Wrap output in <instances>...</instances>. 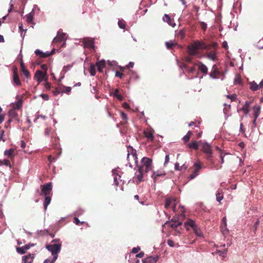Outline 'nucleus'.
Segmentation results:
<instances>
[{
    "label": "nucleus",
    "mask_w": 263,
    "mask_h": 263,
    "mask_svg": "<svg viewBox=\"0 0 263 263\" xmlns=\"http://www.w3.org/2000/svg\"><path fill=\"white\" fill-rule=\"evenodd\" d=\"M46 248L48 251L51 252L53 258L51 261L47 259L44 260L43 263H54L58 258V253L61 250V244L60 243H56L54 240L52 241L51 244L47 245Z\"/></svg>",
    "instance_id": "obj_1"
},
{
    "label": "nucleus",
    "mask_w": 263,
    "mask_h": 263,
    "mask_svg": "<svg viewBox=\"0 0 263 263\" xmlns=\"http://www.w3.org/2000/svg\"><path fill=\"white\" fill-rule=\"evenodd\" d=\"M179 208H180V212L176 213V215H178L177 217L174 216L172 219V223H168L170 227L173 229L177 228L178 227L181 226L182 224V221L185 219V215L184 207L183 206L179 205Z\"/></svg>",
    "instance_id": "obj_2"
},
{
    "label": "nucleus",
    "mask_w": 263,
    "mask_h": 263,
    "mask_svg": "<svg viewBox=\"0 0 263 263\" xmlns=\"http://www.w3.org/2000/svg\"><path fill=\"white\" fill-rule=\"evenodd\" d=\"M199 143V146H201L202 152L206 154V159L211 163H214L211 145L208 143L202 142L201 141H200Z\"/></svg>",
    "instance_id": "obj_3"
},
{
    "label": "nucleus",
    "mask_w": 263,
    "mask_h": 263,
    "mask_svg": "<svg viewBox=\"0 0 263 263\" xmlns=\"http://www.w3.org/2000/svg\"><path fill=\"white\" fill-rule=\"evenodd\" d=\"M176 201L175 198L166 197L165 198L164 208L166 209L171 208L175 213H179V214L180 212V208H179V206L178 208L176 207Z\"/></svg>",
    "instance_id": "obj_4"
},
{
    "label": "nucleus",
    "mask_w": 263,
    "mask_h": 263,
    "mask_svg": "<svg viewBox=\"0 0 263 263\" xmlns=\"http://www.w3.org/2000/svg\"><path fill=\"white\" fill-rule=\"evenodd\" d=\"M127 159L128 161L129 166L133 167L132 163H134L136 166L138 165V158L136 154V151H134L132 147H130L128 149V154Z\"/></svg>",
    "instance_id": "obj_5"
},
{
    "label": "nucleus",
    "mask_w": 263,
    "mask_h": 263,
    "mask_svg": "<svg viewBox=\"0 0 263 263\" xmlns=\"http://www.w3.org/2000/svg\"><path fill=\"white\" fill-rule=\"evenodd\" d=\"M142 164L137 166L141 167L145 173H147L152 170V160L149 158L143 157L141 160Z\"/></svg>",
    "instance_id": "obj_6"
},
{
    "label": "nucleus",
    "mask_w": 263,
    "mask_h": 263,
    "mask_svg": "<svg viewBox=\"0 0 263 263\" xmlns=\"http://www.w3.org/2000/svg\"><path fill=\"white\" fill-rule=\"evenodd\" d=\"M191 45L192 46L193 48H195L197 50L198 49H211V46L210 45H207L203 42L196 41L194 42V43L192 44Z\"/></svg>",
    "instance_id": "obj_7"
},
{
    "label": "nucleus",
    "mask_w": 263,
    "mask_h": 263,
    "mask_svg": "<svg viewBox=\"0 0 263 263\" xmlns=\"http://www.w3.org/2000/svg\"><path fill=\"white\" fill-rule=\"evenodd\" d=\"M109 95L111 97L116 98L117 99H124L127 97L126 96L124 95L123 90L116 88L112 90L109 92Z\"/></svg>",
    "instance_id": "obj_8"
},
{
    "label": "nucleus",
    "mask_w": 263,
    "mask_h": 263,
    "mask_svg": "<svg viewBox=\"0 0 263 263\" xmlns=\"http://www.w3.org/2000/svg\"><path fill=\"white\" fill-rule=\"evenodd\" d=\"M202 168V165L200 161H197L193 165V173L190 175L189 178L190 179L195 178L198 175L199 172Z\"/></svg>",
    "instance_id": "obj_9"
},
{
    "label": "nucleus",
    "mask_w": 263,
    "mask_h": 263,
    "mask_svg": "<svg viewBox=\"0 0 263 263\" xmlns=\"http://www.w3.org/2000/svg\"><path fill=\"white\" fill-rule=\"evenodd\" d=\"M138 168V170L136 171L135 175V178L137 179L136 182L137 184H139L140 182L144 181L143 176L144 172H145L144 170H142L141 167L136 166Z\"/></svg>",
    "instance_id": "obj_10"
},
{
    "label": "nucleus",
    "mask_w": 263,
    "mask_h": 263,
    "mask_svg": "<svg viewBox=\"0 0 263 263\" xmlns=\"http://www.w3.org/2000/svg\"><path fill=\"white\" fill-rule=\"evenodd\" d=\"M42 194L45 196L50 195L52 191V183L51 182L46 183L41 186Z\"/></svg>",
    "instance_id": "obj_11"
},
{
    "label": "nucleus",
    "mask_w": 263,
    "mask_h": 263,
    "mask_svg": "<svg viewBox=\"0 0 263 263\" xmlns=\"http://www.w3.org/2000/svg\"><path fill=\"white\" fill-rule=\"evenodd\" d=\"M13 82L17 86L22 85L17 71V68L16 67L13 69Z\"/></svg>",
    "instance_id": "obj_12"
},
{
    "label": "nucleus",
    "mask_w": 263,
    "mask_h": 263,
    "mask_svg": "<svg viewBox=\"0 0 263 263\" xmlns=\"http://www.w3.org/2000/svg\"><path fill=\"white\" fill-rule=\"evenodd\" d=\"M249 84L250 90L253 91H257L263 87V80L259 84H257L254 81L249 82Z\"/></svg>",
    "instance_id": "obj_13"
},
{
    "label": "nucleus",
    "mask_w": 263,
    "mask_h": 263,
    "mask_svg": "<svg viewBox=\"0 0 263 263\" xmlns=\"http://www.w3.org/2000/svg\"><path fill=\"white\" fill-rule=\"evenodd\" d=\"M84 47L95 51L94 41L92 39L84 38L83 41Z\"/></svg>",
    "instance_id": "obj_14"
},
{
    "label": "nucleus",
    "mask_w": 263,
    "mask_h": 263,
    "mask_svg": "<svg viewBox=\"0 0 263 263\" xmlns=\"http://www.w3.org/2000/svg\"><path fill=\"white\" fill-rule=\"evenodd\" d=\"M184 227L187 231H190L191 229H193L197 224L191 218H187L184 224Z\"/></svg>",
    "instance_id": "obj_15"
},
{
    "label": "nucleus",
    "mask_w": 263,
    "mask_h": 263,
    "mask_svg": "<svg viewBox=\"0 0 263 263\" xmlns=\"http://www.w3.org/2000/svg\"><path fill=\"white\" fill-rule=\"evenodd\" d=\"M220 73V72L219 71L217 66L216 65H214L210 73V77L213 79H217L218 78Z\"/></svg>",
    "instance_id": "obj_16"
},
{
    "label": "nucleus",
    "mask_w": 263,
    "mask_h": 263,
    "mask_svg": "<svg viewBox=\"0 0 263 263\" xmlns=\"http://www.w3.org/2000/svg\"><path fill=\"white\" fill-rule=\"evenodd\" d=\"M54 51L55 49H52V51L50 52H43L39 49H36L35 51V53L36 54V55L40 56L41 58H47L53 54L54 53Z\"/></svg>",
    "instance_id": "obj_17"
},
{
    "label": "nucleus",
    "mask_w": 263,
    "mask_h": 263,
    "mask_svg": "<svg viewBox=\"0 0 263 263\" xmlns=\"http://www.w3.org/2000/svg\"><path fill=\"white\" fill-rule=\"evenodd\" d=\"M46 76V73L41 70H37L34 74V78L39 82L43 81Z\"/></svg>",
    "instance_id": "obj_18"
},
{
    "label": "nucleus",
    "mask_w": 263,
    "mask_h": 263,
    "mask_svg": "<svg viewBox=\"0 0 263 263\" xmlns=\"http://www.w3.org/2000/svg\"><path fill=\"white\" fill-rule=\"evenodd\" d=\"M195 65L198 67V70L200 71L203 74L208 73V68L201 62L198 61L195 64Z\"/></svg>",
    "instance_id": "obj_19"
},
{
    "label": "nucleus",
    "mask_w": 263,
    "mask_h": 263,
    "mask_svg": "<svg viewBox=\"0 0 263 263\" xmlns=\"http://www.w3.org/2000/svg\"><path fill=\"white\" fill-rule=\"evenodd\" d=\"M166 174L163 170H158L153 172L152 177L155 182L159 177L164 176Z\"/></svg>",
    "instance_id": "obj_20"
},
{
    "label": "nucleus",
    "mask_w": 263,
    "mask_h": 263,
    "mask_svg": "<svg viewBox=\"0 0 263 263\" xmlns=\"http://www.w3.org/2000/svg\"><path fill=\"white\" fill-rule=\"evenodd\" d=\"M23 103V100H18L17 102L14 103H11L10 104V106L11 107V109L20 110L22 107Z\"/></svg>",
    "instance_id": "obj_21"
},
{
    "label": "nucleus",
    "mask_w": 263,
    "mask_h": 263,
    "mask_svg": "<svg viewBox=\"0 0 263 263\" xmlns=\"http://www.w3.org/2000/svg\"><path fill=\"white\" fill-rule=\"evenodd\" d=\"M159 257L158 255L150 256L144 260H143V263H156L158 260Z\"/></svg>",
    "instance_id": "obj_22"
},
{
    "label": "nucleus",
    "mask_w": 263,
    "mask_h": 263,
    "mask_svg": "<svg viewBox=\"0 0 263 263\" xmlns=\"http://www.w3.org/2000/svg\"><path fill=\"white\" fill-rule=\"evenodd\" d=\"M144 135L147 138V141L153 142L154 139V132L151 130L144 131Z\"/></svg>",
    "instance_id": "obj_23"
},
{
    "label": "nucleus",
    "mask_w": 263,
    "mask_h": 263,
    "mask_svg": "<svg viewBox=\"0 0 263 263\" xmlns=\"http://www.w3.org/2000/svg\"><path fill=\"white\" fill-rule=\"evenodd\" d=\"M251 104L252 101H246L245 104L243 105L242 108L240 109V110L243 111L245 114H247L249 112V108Z\"/></svg>",
    "instance_id": "obj_24"
},
{
    "label": "nucleus",
    "mask_w": 263,
    "mask_h": 263,
    "mask_svg": "<svg viewBox=\"0 0 263 263\" xmlns=\"http://www.w3.org/2000/svg\"><path fill=\"white\" fill-rule=\"evenodd\" d=\"M261 107L259 105H256L253 108L254 118L257 119L260 113Z\"/></svg>",
    "instance_id": "obj_25"
},
{
    "label": "nucleus",
    "mask_w": 263,
    "mask_h": 263,
    "mask_svg": "<svg viewBox=\"0 0 263 263\" xmlns=\"http://www.w3.org/2000/svg\"><path fill=\"white\" fill-rule=\"evenodd\" d=\"M33 259V255L29 254L23 257V261L24 263H31Z\"/></svg>",
    "instance_id": "obj_26"
},
{
    "label": "nucleus",
    "mask_w": 263,
    "mask_h": 263,
    "mask_svg": "<svg viewBox=\"0 0 263 263\" xmlns=\"http://www.w3.org/2000/svg\"><path fill=\"white\" fill-rule=\"evenodd\" d=\"M98 70L100 72H103V69L105 67L106 63L104 61H100L96 63Z\"/></svg>",
    "instance_id": "obj_27"
},
{
    "label": "nucleus",
    "mask_w": 263,
    "mask_h": 263,
    "mask_svg": "<svg viewBox=\"0 0 263 263\" xmlns=\"http://www.w3.org/2000/svg\"><path fill=\"white\" fill-rule=\"evenodd\" d=\"M14 149L13 148H10L8 150H6L4 152V155L6 156H7L10 159H12L14 157Z\"/></svg>",
    "instance_id": "obj_28"
},
{
    "label": "nucleus",
    "mask_w": 263,
    "mask_h": 263,
    "mask_svg": "<svg viewBox=\"0 0 263 263\" xmlns=\"http://www.w3.org/2000/svg\"><path fill=\"white\" fill-rule=\"evenodd\" d=\"M187 53L190 55L194 56L198 54V51L195 48H193L191 45L187 47Z\"/></svg>",
    "instance_id": "obj_29"
},
{
    "label": "nucleus",
    "mask_w": 263,
    "mask_h": 263,
    "mask_svg": "<svg viewBox=\"0 0 263 263\" xmlns=\"http://www.w3.org/2000/svg\"><path fill=\"white\" fill-rule=\"evenodd\" d=\"M9 116L11 119H15L17 121H19L18 118H17L18 114L16 112V110H14V109H10L8 113Z\"/></svg>",
    "instance_id": "obj_30"
},
{
    "label": "nucleus",
    "mask_w": 263,
    "mask_h": 263,
    "mask_svg": "<svg viewBox=\"0 0 263 263\" xmlns=\"http://www.w3.org/2000/svg\"><path fill=\"white\" fill-rule=\"evenodd\" d=\"M65 36V34L63 33L61 34H58V35L54 39L53 42L54 43L61 42L64 40Z\"/></svg>",
    "instance_id": "obj_31"
},
{
    "label": "nucleus",
    "mask_w": 263,
    "mask_h": 263,
    "mask_svg": "<svg viewBox=\"0 0 263 263\" xmlns=\"http://www.w3.org/2000/svg\"><path fill=\"white\" fill-rule=\"evenodd\" d=\"M234 84L235 85H242V79L241 78V76L239 74H237L236 75L235 78L234 80Z\"/></svg>",
    "instance_id": "obj_32"
},
{
    "label": "nucleus",
    "mask_w": 263,
    "mask_h": 263,
    "mask_svg": "<svg viewBox=\"0 0 263 263\" xmlns=\"http://www.w3.org/2000/svg\"><path fill=\"white\" fill-rule=\"evenodd\" d=\"M199 146V143H198L196 141H192L188 144V147L190 148L193 149L195 150H197L198 149V146Z\"/></svg>",
    "instance_id": "obj_33"
},
{
    "label": "nucleus",
    "mask_w": 263,
    "mask_h": 263,
    "mask_svg": "<svg viewBox=\"0 0 263 263\" xmlns=\"http://www.w3.org/2000/svg\"><path fill=\"white\" fill-rule=\"evenodd\" d=\"M193 230L194 231V233L197 236H199V237L203 236L202 232L201 229L198 227L197 225L195 228H194Z\"/></svg>",
    "instance_id": "obj_34"
},
{
    "label": "nucleus",
    "mask_w": 263,
    "mask_h": 263,
    "mask_svg": "<svg viewBox=\"0 0 263 263\" xmlns=\"http://www.w3.org/2000/svg\"><path fill=\"white\" fill-rule=\"evenodd\" d=\"M34 12L31 11L26 15V22L29 24H32Z\"/></svg>",
    "instance_id": "obj_35"
},
{
    "label": "nucleus",
    "mask_w": 263,
    "mask_h": 263,
    "mask_svg": "<svg viewBox=\"0 0 263 263\" xmlns=\"http://www.w3.org/2000/svg\"><path fill=\"white\" fill-rule=\"evenodd\" d=\"M51 198L48 195L45 196L44 202V206L45 210H47V206L50 203Z\"/></svg>",
    "instance_id": "obj_36"
},
{
    "label": "nucleus",
    "mask_w": 263,
    "mask_h": 263,
    "mask_svg": "<svg viewBox=\"0 0 263 263\" xmlns=\"http://www.w3.org/2000/svg\"><path fill=\"white\" fill-rule=\"evenodd\" d=\"M177 45V43L172 41L165 42V46L168 49H172L173 47Z\"/></svg>",
    "instance_id": "obj_37"
},
{
    "label": "nucleus",
    "mask_w": 263,
    "mask_h": 263,
    "mask_svg": "<svg viewBox=\"0 0 263 263\" xmlns=\"http://www.w3.org/2000/svg\"><path fill=\"white\" fill-rule=\"evenodd\" d=\"M21 71L22 72V74L26 78H29L30 77V73L26 68L21 69Z\"/></svg>",
    "instance_id": "obj_38"
},
{
    "label": "nucleus",
    "mask_w": 263,
    "mask_h": 263,
    "mask_svg": "<svg viewBox=\"0 0 263 263\" xmlns=\"http://www.w3.org/2000/svg\"><path fill=\"white\" fill-rule=\"evenodd\" d=\"M207 57L212 60H215L216 58V54L215 51H212L208 53Z\"/></svg>",
    "instance_id": "obj_39"
},
{
    "label": "nucleus",
    "mask_w": 263,
    "mask_h": 263,
    "mask_svg": "<svg viewBox=\"0 0 263 263\" xmlns=\"http://www.w3.org/2000/svg\"><path fill=\"white\" fill-rule=\"evenodd\" d=\"M192 135V132L191 131H189L186 135L184 136L183 138V140L184 141L185 143H186L189 140Z\"/></svg>",
    "instance_id": "obj_40"
},
{
    "label": "nucleus",
    "mask_w": 263,
    "mask_h": 263,
    "mask_svg": "<svg viewBox=\"0 0 263 263\" xmlns=\"http://www.w3.org/2000/svg\"><path fill=\"white\" fill-rule=\"evenodd\" d=\"M89 72L92 76H94L96 74V66L95 65L91 64L90 66L89 69Z\"/></svg>",
    "instance_id": "obj_41"
},
{
    "label": "nucleus",
    "mask_w": 263,
    "mask_h": 263,
    "mask_svg": "<svg viewBox=\"0 0 263 263\" xmlns=\"http://www.w3.org/2000/svg\"><path fill=\"white\" fill-rule=\"evenodd\" d=\"M54 132V130L51 127L46 128L44 130V134L45 136H48L52 135Z\"/></svg>",
    "instance_id": "obj_42"
},
{
    "label": "nucleus",
    "mask_w": 263,
    "mask_h": 263,
    "mask_svg": "<svg viewBox=\"0 0 263 263\" xmlns=\"http://www.w3.org/2000/svg\"><path fill=\"white\" fill-rule=\"evenodd\" d=\"M163 20L164 22H167L170 25H172L171 19L168 15L164 14L163 17Z\"/></svg>",
    "instance_id": "obj_43"
},
{
    "label": "nucleus",
    "mask_w": 263,
    "mask_h": 263,
    "mask_svg": "<svg viewBox=\"0 0 263 263\" xmlns=\"http://www.w3.org/2000/svg\"><path fill=\"white\" fill-rule=\"evenodd\" d=\"M4 165L7 166L11 167L10 162L8 159H4L3 160H0V165Z\"/></svg>",
    "instance_id": "obj_44"
},
{
    "label": "nucleus",
    "mask_w": 263,
    "mask_h": 263,
    "mask_svg": "<svg viewBox=\"0 0 263 263\" xmlns=\"http://www.w3.org/2000/svg\"><path fill=\"white\" fill-rule=\"evenodd\" d=\"M61 92L62 93L64 92L66 93H69L71 90V88L70 87H65L63 86V87H61Z\"/></svg>",
    "instance_id": "obj_45"
},
{
    "label": "nucleus",
    "mask_w": 263,
    "mask_h": 263,
    "mask_svg": "<svg viewBox=\"0 0 263 263\" xmlns=\"http://www.w3.org/2000/svg\"><path fill=\"white\" fill-rule=\"evenodd\" d=\"M118 26L121 29H125L126 27L125 22L123 20H119L118 21Z\"/></svg>",
    "instance_id": "obj_46"
},
{
    "label": "nucleus",
    "mask_w": 263,
    "mask_h": 263,
    "mask_svg": "<svg viewBox=\"0 0 263 263\" xmlns=\"http://www.w3.org/2000/svg\"><path fill=\"white\" fill-rule=\"evenodd\" d=\"M16 251L18 253L21 254H24L25 253L26 250H25L24 247H22L20 248H17Z\"/></svg>",
    "instance_id": "obj_47"
},
{
    "label": "nucleus",
    "mask_w": 263,
    "mask_h": 263,
    "mask_svg": "<svg viewBox=\"0 0 263 263\" xmlns=\"http://www.w3.org/2000/svg\"><path fill=\"white\" fill-rule=\"evenodd\" d=\"M216 200L218 202H220L223 198V195L220 193H216Z\"/></svg>",
    "instance_id": "obj_48"
},
{
    "label": "nucleus",
    "mask_w": 263,
    "mask_h": 263,
    "mask_svg": "<svg viewBox=\"0 0 263 263\" xmlns=\"http://www.w3.org/2000/svg\"><path fill=\"white\" fill-rule=\"evenodd\" d=\"M257 47L259 49L263 48V38L258 42L257 43Z\"/></svg>",
    "instance_id": "obj_49"
},
{
    "label": "nucleus",
    "mask_w": 263,
    "mask_h": 263,
    "mask_svg": "<svg viewBox=\"0 0 263 263\" xmlns=\"http://www.w3.org/2000/svg\"><path fill=\"white\" fill-rule=\"evenodd\" d=\"M226 221H227L226 217H223V218L222 219V223L221 225V229H222L223 228H226V226H227Z\"/></svg>",
    "instance_id": "obj_50"
},
{
    "label": "nucleus",
    "mask_w": 263,
    "mask_h": 263,
    "mask_svg": "<svg viewBox=\"0 0 263 263\" xmlns=\"http://www.w3.org/2000/svg\"><path fill=\"white\" fill-rule=\"evenodd\" d=\"M74 222L77 225H80V224L82 225V224H83L84 223V221L81 222L77 217H74Z\"/></svg>",
    "instance_id": "obj_51"
},
{
    "label": "nucleus",
    "mask_w": 263,
    "mask_h": 263,
    "mask_svg": "<svg viewBox=\"0 0 263 263\" xmlns=\"http://www.w3.org/2000/svg\"><path fill=\"white\" fill-rule=\"evenodd\" d=\"M41 69L44 71V73H46L47 70V66L46 64H42L41 66Z\"/></svg>",
    "instance_id": "obj_52"
},
{
    "label": "nucleus",
    "mask_w": 263,
    "mask_h": 263,
    "mask_svg": "<svg viewBox=\"0 0 263 263\" xmlns=\"http://www.w3.org/2000/svg\"><path fill=\"white\" fill-rule=\"evenodd\" d=\"M211 46V49L212 48L214 49H216L218 47V44L216 42H213L211 44H209Z\"/></svg>",
    "instance_id": "obj_53"
},
{
    "label": "nucleus",
    "mask_w": 263,
    "mask_h": 263,
    "mask_svg": "<svg viewBox=\"0 0 263 263\" xmlns=\"http://www.w3.org/2000/svg\"><path fill=\"white\" fill-rule=\"evenodd\" d=\"M120 115L122 119L124 120H126L127 119V117L126 114L124 112H120Z\"/></svg>",
    "instance_id": "obj_54"
},
{
    "label": "nucleus",
    "mask_w": 263,
    "mask_h": 263,
    "mask_svg": "<svg viewBox=\"0 0 263 263\" xmlns=\"http://www.w3.org/2000/svg\"><path fill=\"white\" fill-rule=\"evenodd\" d=\"M167 243L168 245L171 247H173L174 246V242L172 239H168Z\"/></svg>",
    "instance_id": "obj_55"
},
{
    "label": "nucleus",
    "mask_w": 263,
    "mask_h": 263,
    "mask_svg": "<svg viewBox=\"0 0 263 263\" xmlns=\"http://www.w3.org/2000/svg\"><path fill=\"white\" fill-rule=\"evenodd\" d=\"M183 166H180L179 164L176 163L175 165V168L176 170L181 171L182 168Z\"/></svg>",
    "instance_id": "obj_56"
},
{
    "label": "nucleus",
    "mask_w": 263,
    "mask_h": 263,
    "mask_svg": "<svg viewBox=\"0 0 263 263\" xmlns=\"http://www.w3.org/2000/svg\"><path fill=\"white\" fill-rule=\"evenodd\" d=\"M116 77H118V78H120V79H121L122 78V77L124 76L123 73L119 72V71H117L116 72V74H115Z\"/></svg>",
    "instance_id": "obj_57"
},
{
    "label": "nucleus",
    "mask_w": 263,
    "mask_h": 263,
    "mask_svg": "<svg viewBox=\"0 0 263 263\" xmlns=\"http://www.w3.org/2000/svg\"><path fill=\"white\" fill-rule=\"evenodd\" d=\"M140 249L139 247L133 248V249H132V252L133 253H138L139 252Z\"/></svg>",
    "instance_id": "obj_58"
},
{
    "label": "nucleus",
    "mask_w": 263,
    "mask_h": 263,
    "mask_svg": "<svg viewBox=\"0 0 263 263\" xmlns=\"http://www.w3.org/2000/svg\"><path fill=\"white\" fill-rule=\"evenodd\" d=\"M122 106L125 109H128L130 108L129 105L127 103H124L122 104Z\"/></svg>",
    "instance_id": "obj_59"
},
{
    "label": "nucleus",
    "mask_w": 263,
    "mask_h": 263,
    "mask_svg": "<svg viewBox=\"0 0 263 263\" xmlns=\"http://www.w3.org/2000/svg\"><path fill=\"white\" fill-rule=\"evenodd\" d=\"M144 253L143 252H141L136 255V257H139V258H142L144 256Z\"/></svg>",
    "instance_id": "obj_60"
},
{
    "label": "nucleus",
    "mask_w": 263,
    "mask_h": 263,
    "mask_svg": "<svg viewBox=\"0 0 263 263\" xmlns=\"http://www.w3.org/2000/svg\"><path fill=\"white\" fill-rule=\"evenodd\" d=\"M222 47L225 48L226 49H228V43H227V42L226 41H224L222 43Z\"/></svg>",
    "instance_id": "obj_61"
},
{
    "label": "nucleus",
    "mask_w": 263,
    "mask_h": 263,
    "mask_svg": "<svg viewBox=\"0 0 263 263\" xmlns=\"http://www.w3.org/2000/svg\"><path fill=\"white\" fill-rule=\"evenodd\" d=\"M20 66H21V68H20L21 69L26 68V67L25 66V64L22 60H21V62H20Z\"/></svg>",
    "instance_id": "obj_62"
},
{
    "label": "nucleus",
    "mask_w": 263,
    "mask_h": 263,
    "mask_svg": "<svg viewBox=\"0 0 263 263\" xmlns=\"http://www.w3.org/2000/svg\"><path fill=\"white\" fill-rule=\"evenodd\" d=\"M48 159L50 161V162L51 163L52 162L54 161L55 158L52 157V156L50 155L48 156Z\"/></svg>",
    "instance_id": "obj_63"
},
{
    "label": "nucleus",
    "mask_w": 263,
    "mask_h": 263,
    "mask_svg": "<svg viewBox=\"0 0 263 263\" xmlns=\"http://www.w3.org/2000/svg\"><path fill=\"white\" fill-rule=\"evenodd\" d=\"M4 118H5V115L0 114V124L2 123L4 121Z\"/></svg>",
    "instance_id": "obj_64"
}]
</instances>
